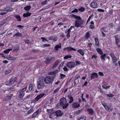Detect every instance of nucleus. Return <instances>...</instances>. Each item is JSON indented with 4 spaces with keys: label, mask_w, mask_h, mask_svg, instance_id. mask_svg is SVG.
Returning <instances> with one entry per match:
<instances>
[{
    "label": "nucleus",
    "mask_w": 120,
    "mask_h": 120,
    "mask_svg": "<svg viewBox=\"0 0 120 120\" xmlns=\"http://www.w3.org/2000/svg\"><path fill=\"white\" fill-rule=\"evenodd\" d=\"M72 17L76 19L75 21V26L77 27H83V26H81V25L83 24L84 21L81 18V17L74 14L72 15Z\"/></svg>",
    "instance_id": "nucleus-1"
},
{
    "label": "nucleus",
    "mask_w": 120,
    "mask_h": 120,
    "mask_svg": "<svg viewBox=\"0 0 120 120\" xmlns=\"http://www.w3.org/2000/svg\"><path fill=\"white\" fill-rule=\"evenodd\" d=\"M60 105L62 106L63 109H66L68 105V103H67V101L66 98L63 97L60 99Z\"/></svg>",
    "instance_id": "nucleus-2"
},
{
    "label": "nucleus",
    "mask_w": 120,
    "mask_h": 120,
    "mask_svg": "<svg viewBox=\"0 0 120 120\" xmlns=\"http://www.w3.org/2000/svg\"><path fill=\"white\" fill-rule=\"evenodd\" d=\"M54 79V77L52 76H47L44 79V82L46 84H49L52 83Z\"/></svg>",
    "instance_id": "nucleus-3"
},
{
    "label": "nucleus",
    "mask_w": 120,
    "mask_h": 120,
    "mask_svg": "<svg viewBox=\"0 0 120 120\" xmlns=\"http://www.w3.org/2000/svg\"><path fill=\"white\" fill-rule=\"evenodd\" d=\"M27 88V87L26 86L24 88H21L19 90L18 96L19 98H21L25 95V91L26 90Z\"/></svg>",
    "instance_id": "nucleus-4"
},
{
    "label": "nucleus",
    "mask_w": 120,
    "mask_h": 120,
    "mask_svg": "<svg viewBox=\"0 0 120 120\" xmlns=\"http://www.w3.org/2000/svg\"><path fill=\"white\" fill-rule=\"evenodd\" d=\"M45 84L44 82L41 80L38 81V84L37 88L38 89H40L44 87Z\"/></svg>",
    "instance_id": "nucleus-5"
},
{
    "label": "nucleus",
    "mask_w": 120,
    "mask_h": 120,
    "mask_svg": "<svg viewBox=\"0 0 120 120\" xmlns=\"http://www.w3.org/2000/svg\"><path fill=\"white\" fill-rule=\"evenodd\" d=\"M75 65L74 62H69L67 63L66 66L68 68H72L74 67Z\"/></svg>",
    "instance_id": "nucleus-6"
},
{
    "label": "nucleus",
    "mask_w": 120,
    "mask_h": 120,
    "mask_svg": "<svg viewBox=\"0 0 120 120\" xmlns=\"http://www.w3.org/2000/svg\"><path fill=\"white\" fill-rule=\"evenodd\" d=\"M16 77H15L14 79L11 78L9 80V82L8 83V85H10L11 84H13L14 82L17 80Z\"/></svg>",
    "instance_id": "nucleus-7"
},
{
    "label": "nucleus",
    "mask_w": 120,
    "mask_h": 120,
    "mask_svg": "<svg viewBox=\"0 0 120 120\" xmlns=\"http://www.w3.org/2000/svg\"><path fill=\"white\" fill-rule=\"evenodd\" d=\"M72 107L74 108H78L80 106V104L78 102H74L72 104Z\"/></svg>",
    "instance_id": "nucleus-8"
},
{
    "label": "nucleus",
    "mask_w": 120,
    "mask_h": 120,
    "mask_svg": "<svg viewBox=\"0 0 120 120\" xmlns=\"http://www.w3.org/2000/svg\"><path fill=\"white\" fill-rule=\"evenodd\" d=\"M45 94L44 93L38 95L34 99V100L36 101H38L40 99L42 98L44 95Z\"/></svg>",
    "instance_id": "nucleus-9"
},
{
    "label": "nucleus",
    "mask_w": 120,
    "mask_h": 120,
    "mask_svg": "<svg viewBox=\"0 0 120 120\" xmlns=\"http://www.w3.org/2000/svg\"><path fill=\"white\" fill-rule=\"evenodd\" d=\"M55 113L57 117L62 116L63 114V113L60 110H57L56 111Z\"/></svg>",
    "instance_id": "nucleus-10"
},
{
    "label": "nucleus",
    "mask_w": 120,
    "mask_h": 120,
    "mask_svg": "<svg viewBox=\"0 0 120 120\" xmlns=\"http://www.w3.org/2000/svg\"><path fill=\"white\" fill-rule=\"evenodd\" d=\"M98 77V75L97 73L94 72L92 73L91 76V79H93Z\"/></svg>",
    "instance_id": "nucleus-11"
},
{
    "label": "nucleus",
    "mask_w": 120,
    "mask_h": 120,
    "mask_svg": "<svg viewBox=\"0 0 120 120\" xmlns=\"http://www.w3.org/2000/svg\"><path fill=\"white\" fill-rule=\"evenodd\" d=\"M90 5L93 8H96L97 7V4L95 2H92L90 3Z\"/></svg>",
    "instance_id": "nucleus-12"
},
{
    "label": "nucleus",
    "mask_w": 120,
    "mask_h": 120,
    "mask_svg": "<svg viewBox=\"0 0 120 120\" xmlns=\"http://www.w3.org/2000/svg\"><path fill=\"white\" fill-rule=\"evenodd\" d=\"M51 59H50L48 57L46 58V60L45 61V63L46 64H48L51 61L52 59L53 58L52 57H51Z\"/></svg>",
    "instance_id": "nucleus-13"
},
{
    "label": "nucleus",
    "mask_w": 120,
    "mask_h": 120,
    "mask_svg": "<svg viewBox=\"0 0 120 120\" xmlns=\"http://www.w3.org/2000/svg\"><path fill=\"white\" fill-rule=\"evenodd\" d=\"M87 111L88 112V114L90 115H92L94 113L93 110L92 108H88V109Z\"/></svg>",
    "instance_id": "nucleus-14"
},
{
    "label": "nucleus",
    "mask_w": 120,
    "mask_h": 120,
    "mask_svg": "<svg viewBox=\"0 0 120 120\" xmlns=\"http://www.w3.org/2000/svg\"><path fill=\"white\" fill-rule=\"evenodd\" d=\"M61 48V45L60 43L56 45L54 47V50L56 51H57L58 50L59 48Z\"/></svg>",
    "instance_id": "nucleus-15"
},
{
    "label": "nucleus",
    "mask_w": 120,
    "mask_h": 120,
    "mask_svg": "<svg viewBox=\"0 0 120 120\" xmlns=\"http://www.w3.org/2000/svg\"><path fill=\"white\" fill-rule=\"evenodd\" d=\"M68 99L70 100L69 103V104H71L74 101L73 97L71 95H68Z\"/></svg>",
    "instance_id": "nucleus-16"
},
{
    "label": "nucleus",
    "mask_w": 120,
    "mask_h": 120,
    "mask_svg": "<svg viewBox=\"0 0 120 120\" xmlns=\"http://www.w3.org/2000/svg\"><path fill=\"white\" fill-rule=\"evenodd\" d=\"M77 51L82 56H84V51L83 50L80 49L77 50Z\"/></svg>",
    "instance_id": "nucleus-17"
},
{
    "label": "nucleus",
    "mask_w": 120,
    "mask_h": 120,
    "mask_svg": "<svg viewBox=\"0 0 120 120\" xmlns=\"http://www.w3.org/2000/svg\"><path fill=\"white\" fill-rule=\"evenodd\" d=\"M101 56L100 58H101V60L102 62H104L105 60V58L106 56V54L105 53H104L102 55H101Z\"/></svg>",
    "instance_id": "nucleus-18"
},
{
    "label": "nucleus",
    "mask_w": 120,
    "mask_h": 120,
    "mask_svg": "<svg viewBox=\"0 0 120 120\" xmlns=\"http://www.w3.org/2000/svg\"><path fill=\"white\" fill-rule=\"evenodd\" d=\"M96 50L98 52V53L100 55H102L103 54L102 51L101 49L99 48H97L96 49Z\"/></svg>",
    "instance_id": "nucleus-19"
},
{
    "label": "nucleus",
    "mask_w": 120,
    "mask_h": 120,
    "mask_svg": "<svg viewBox=\"0 0 120 120\" xmlns=\"http://www.w3.org/2000/svg\"><path fill=\"white\" fill-rule=\"evenodd\" d=\"M14 17L16 18L17 20L19 21H20L21 20V18L20 15H14Z\"/></svg>",
    "instance_id": "nucleus-20"
},
{
    "label": "nucleus",
    "mask_w": 120,
    "mask_h": 120,
    "mask_svg": "<svg viewBox=\"0 0 120 120\" xmlns=\"http://www.w3.org/2000/svg\"><path fill=\"white\" fill-rule=\"evenodd\" d=\"M60 61L59 60H57L56 61L53 66V68H55L56 67Z\"/></svg>",
    "instance_id": "nucleus-21"
},
{
    "label": "nucleus",
    "mask_w": 120,
    "mask_h": 120,
    "mask_svg": "<svg viewBox=\"0 0 120 120\" xmlns=\"http://www.w3.org/2000/svg\"><path fill=\"white\" fill-rule=\"evenodd\" d=\"M116 44L118 46L117 48H120V45H119L118 44L120 42V40L118 38H115Z\"/></svg>",
    "instance_id": "nucleus-22"
},
{
    "label": "nucleus",
    "mask_w": 120,
    "mask_h": 120,
    "mask_svg": "<svg viewBox=\"0 0 120 120\" xmlns=\"http://www.w3.org/2000/svg\"><path fill=\"white\" fill-rule=\"evenodd\" d=\"M90 37V35L88 32H86L85 34V37L86 39L89 38Z\"/></svg>",
    "instance_id": "nucleus-23"
},
{
    "label": "nucleus",
    "mask_w": 120,
    "mask_h": 120,
    "mask_svg": "<svg viewBox=\"0 0 120 120\" xmlns=\"http://www.w3.org/2000/svg\"><path fill=\"white\" fill-rule=\"evenodd\" d=\"M94 40L95 42L96 45L98 47H99L100 45L98 38H95Z\"/></svg>",
    "instance_id": "nucleus-24"
},
{
    "label": "nucleus",
    "mask_w": 120,
    "mask_h": 120,
    "mask_svg": "<svg viewBox=\"0 0 120 120\" xmlns=\"http://www.w3.org/2000/svg\"><path fill=\"white\" fill-rule=\"evenodd\" d=\"M71 51H76L75 49L71 47H68V52Z\"/></svg>",
    "instance_id": "nucleus-25"
},
{
    "label": "nucleus",
    "mask_w": 120,
    "mask_h": 120,
    "mask_svg": "<svg viewBox=\"0 0 120 120\" xmlns=\"http://www.w3.org/2000/svg\"><path fill=\"white\" fill-rule=\"evenodd\" d=\"M31 14L30 13H24L23 15V16L24 17H26L30 16Z\"/></svg>",
    "instance_id": "nucleus-26"
},
{
    "label": "nucleus",
    "mask_w": 120,
    "mask_h": 120,
    "mask_svg": "<svg viewBox=\"0 0 120 120\" xmlns=\"http://www.w3.org/2000/svg\"><path fill=\"white\" fill-rule=\"evenodd\" d=\"M112 62L113 63H115L117 61V60L116 57L115 56L112 58Z\"/></svg>",
    "instance_id": "nucleus-27"
},
{
    "label": "nucleus",
    "mask_w": 120,
    "mask_h": 120,
    "mask_svg": "<svg viewBox=\"0 0 120 120\" xmlns=\"http://www.w3.org/2000/svg\"><path fill=\"white\" fill-rule=\"evenodd\" d=\"M30 6H26L24 8V9L26 11H29L31 8Z\"/></svg>",
    "instance_id": "nucleus-28"
},
{
    "label": "nucleus",
    "mask_w": 120,
    "mask_h": 120,
    "mask_svg": "<svg viewBox=\"0 0 120 120\" xmlns=\"http://www.w3.org/2000/svg\"><path fill=\"white\" fill-rule=\"evenodd\" d=\"M86 116H85L84 115L81 116V117H80L78 120H86Z\"/></svg>",
    "instance_id": "nucleus-29"
},
{
    "label": "nucleus",
    "mask_w": 120,
    "mask_h": 120,
    "mask_svg": "<svg viewBox=\"0 0 120 120\" xmlns=\"http://www.w3.org/2000/svg\"><path fill=\"white\" fill-rule=\"evenodd\" d=\"M78 10L81 12H83L85 10V8L83 7H81L78 9Z\"/></svg>",
    "instance_id": "nucleus-30"
},
{
    "label": "nucleus",
    "mask_w": 120,
    "mask_h": 120,
    "mask_svg": "<svg viewBox=\"0 0 120 120\" xmlns=\"http://www.w3.org/2000/svg\"><path fill=\"white\" fill-rule=\"evenodd\" d=\"M22 34L19 32H17L14 35V36H15L16 37H17L18 36H20L21 37H22Z\"/></svg>",
    "instance_id": "nucleus-31"
},
{
    "label": "nucleus",
    "mask_w": 120,
    "mask_h": 120,
    "mask_svg": "<svg viewBox=\"0 0 120 120\" xmlns=\"http://www.w3.org/2000/svg\"><path fill=\"white\" fill-rule=\"evenodd\" d=\"M60 79H63L66 77V75L62 74H60Z\"/></svg>",
    "instance_id": "nucleus-32"
},
{
    "label": "nucleus",
    "mask_w": 120,
    "mask_h": 120,
    "mask_svg": "<svg viewBox=\"0 0 120 120\" xmlns=\"http://www.w3.org/2000/svg\"><path fill=\"white\" fill-rule=\"evenodd\" d=\"M56 73V71H52L50 72H48V74L49 75H53L55 74Z\"/></svg>",
    "instance_id": "nucleus-33"
},
{
    "label": "nucleus",
    "mask_w": 120,
    "mask_h": 120,
    "mask_svg": "<svg viewBox=\"0 0 120 120\" xmlns=\"http://www.w3.org/2000/svg\"><path fill=\"white\" fill-rule=\"evenodd\" d=\"M72 56L71 55H67L65 56L64 57V58L65 59H67L68 58H71Z\"/></svg>",
    "instance_id": "nucleus-34"
},
{
    "label": "nucleus",
    "mask_w": 120,
    "mask_h": 120,
    "mask_svg": "<svg viewBox=\"0 0 120 120\" xmlns=\"http://www.w3.org/2000/svg\"><path fill=\"white\" fill-rule=\"evenodd\" d=\"M19 46L15 47L13 50V51L15 52H17L19 50Z\"/></svg>",
    "instance_id": "nucleus-35"
},
{
    "label": "nucleus",
    "mask_w": 120,
    "mask_h": 120,
    "mask_svg": "<svg viewBox=\"0 0 120 120\" xmlns=\"http://www.w3.org/2000/svg\"><path fill=\"white\" fill-rule=\"evenodd\" d=\"M9 56L10 57H9V56H8V60H13L16 59V58L15 57L10 56Z\"/></svg>",
    "instance_id": "nucleus-36"
},
{
    "label": "nucleus",
    "mask_w": 120,
    "mask_h": 120,
    "mask_svg": "<svg viewBox=\"0 0 120 120\" xmlns=\"http://www.w3.org/2000/svg\"><path fill=\"white\" fill-rule=\"evenodd\" d=\"M80 77V75L79 74L76 75L75 77V80H77Z\"/></svg>",
    "instance_id": "nucleus-37"
},
{
    "label": "nucleus",
    "mask_w": 120,
    "mask_h": 120,
    "mask_svg": "<svg viewBox=\"0 0 120 120\" xmlns=\"http://www.w3.org/2000/svg\"><path fill=\"white\" fill-rule=\"evenodd\" d=\"M38 114L35 112H34L32 115V117L31 118H34Z\"/></svg>",
    "instance_id": "nucleus-38"
},
{
    "label": "nucleus",
    "mask_w": 120,
    "mask_h": 120,
    "mask_svg": "<svg viewBox=\"0 0 120 120\" xmlns=\"http://www.w3.org/2000/svg\"><path fill=\"white\" fill-rule=\"evenodd\" d=\"M110 87V86L109 85L108 86H106L105 85H103L102 86V87L104 89H107L109 87Z\"/></svg>",
    "instance_id": "nucleus-39"
},
{
    "label": "nucleus",
    "mask_w": 120,
    "mask_h": 120,
    "mask_svg": "<svg viewBox=\"0 0 120 120\" xmlns=\"http://www.w3.org/2000/svg\"><path fill=\"white\" fill-rule=\"evenodd\" d=\"M93 16V14H92V15H91L90 16H89L88 18V19L87 20V21L86 22V24L87 25V23H88V22L90 20L91 18V17Z\"/></svg>",
    "instance_id": "nucleus-40"
},
{
    "label": "nucleus",
    "mask_w": 120,
    "mask_h": 120,
    "mask_svg": "<svg viewBox=\"0 0 120 120\" xmlns=\"http://www.w3.org/2000/svg\"><path fill=\"white\" fill-rule=\"evenodd\" d=\"M78 10L77 8H75L71 12L73 13L74 12H78Z\"/></svg>",
    "instance_id": "nucleus-41"
},
{
    "label": "nucleus",
    "mask_w": 120,
    "mask_h": 120,
    "mask_svg": "<svg viewBox=\"0 0 120 120\" xmlns=\"http://www.w3.org/2000/svg\"><path fill=\"white\" fill-rule=\"evenodd\" d=\"M98 56L97 55L94 54L92 56V57H91V59H92L94 58L96 60L97 59V58H98Z\"/></svg>",
    "instance_id": "nucleus-42"
},
{
    "label": "nucleus",
    "mask_w": 120,
    "mask_h": 120,
    "mask_svg": "<svg viewBox=\"0 0 120 120\" xmlns=\"http://www.w3.org/2000/svg\"><path fill=\"white\" fill-rule=\"evenodd\" d=\"M97 11L100 12H105V10L101 9V8H99L97 9Z\"/></svg>",
    "instance_id": "nucleus-43"
},
{
    "label": "nucleus",
    "mask_w": 120,
    "mask_h": 120,
    "mask_svg": "<svg viewBox=\"0 0 120 120\" xmlns=\"http://www.w3.org/2000/svg\"><path fill=\"white\" fill-rule=\"evenodd\" d=\"M29 88L30 90V91L32 90V85L30 83V84Z\"/></svg>",
    "instance_id": "nucleus-44"
},
{
    "label": "nucleus",
    "mask_w": 120,
    "mask_h": 120,
    "mask_svg": "<svg viewBox=\"0 0 120 120\" xmlns=\"http://www.w3.org/2000/svg\"><path fill=\"white\" fill-rule=\"evenodd\" d=\"M63 69L65 71H68L67 68L66 66H64V67L63 68Z\"/></svg>",
    "instance_id": "nucleus-45"
},
{
    "label": "nucleus",
    "mask_w": 120,
    "mask_h": 120,
    "mask_svg": "<svg viewBox=\"0 0 120 120\" xmlns=\"http://www.w3.org/2000/svg\"><path fill=\"white\" fill-rule=\"evenodd\" d=\"M64 64V61H63L62 62L61 64H60V65L58 67V68H60L62 67L63 65Z\"/></svg>",
    "instance_id": "nucleus-46"
},
{
    "label": "nucleus",
    "mask_w": 120,
    "mask_h": 120,
    "mask_svg": "<svg viewBox=\"0 0 120 120\" xmlns=\"http://www.w3.org/2000/svg\"><path fill=\"white\" fill-rule=\"evenodd\" d=\"M109 26L110 27L112 28L114 27L115 25L113 23H111L109 24Z\"/></svg>",
    "instance_id": "nucleus-47"
},
{
    "label": "nucleus",
    "mask_w": 120,
    "mask_h": 120,
    "mask_svg": "<svg viewBox=\"0 0 120 120\" xmlns=\"http://www.w3.org/2000/svg\"><path fill=\"white\" fill-rule=\"evenodd\" d=\"M13 10L12 8H11L10 7H8V12L9 11H11Z\"/></svg>",
    "instance_id": "nucleus-48"
},
{
    "label": "nucleus",
    "mask_w": 120,
    "mask_h": 120,
    "mask_svg": "<svg viewBox=\"0 0 120 120\" xmlns=\"http://www.w3.org/2000/svg\"><path fill=\"white\" fill-rule=\"evenodd\" d=\"M90 28L92 29H94L95 28V27L94 25H90Z\"/></svg>",
    "instance_id": "nucleus-49"
},
{
    "label": "nucleus",
    "mask_w": 120,
    "mask_h": 120,
    "mask_svg": "<svg viewBox=\"0 0 120 120\" xmlns=\"http://www.w3.org/2000/svg\"><path fill=\"white\" fill-rule=\"evenodd\" d=\"M48 0H47L46 1L42 2L41 3V4L43 5L46 4L47 3V2H48Z\"/></svg>",
    "instance_id": "nucleus-50"
},
{
    "label": "nucleus",
    "mask_w": 120,
    "mask_h": 120,
    "mask_svg": "<svg viewBox=\"0 0 120 120\" xmlns=\"http://www.w3.org/2000/svg\"><path fill=\"white\" fill-rule=\"evenodd\" d=\"M43 47H48L50 46V45L49 44H45L43 45Z\"/></svg>",
    "instance_id": "nucleus-51"
},
{
    "label": "nucleus",
    "mask_w": 120,
    "mask_h": 120,
    "mask_svg": "<svg viewBox=\"0 0 120 120\" xmlns=\"http://www.w3.org/2000/svg\"><path fill=\"white\" fill-rule=\"evenodd\" d=\"M98 74L99 75L102 76H103L104 75L103 73L102 72H99Z\"/></svg>",
    "instance_id": "nucleus-52"
},
{
    "label": "nucleus",
    "mask_w": 120,
    "mask_h": 120,
    "mask_svg": "<svg viewBox=\"0 0 120 120\" xmlns=\"http://www.w3.org/2000/svg\"><path fill=\"white\" fill-rule=\"evenodd\" d=\"M107 95L108 97H112L113 96V95L112 94H107Z\"/></svg>",
    "instance_id": "nucleus-53"
},
{
    "label": "nucleus",
    "mask_w": 120,
    "mask_h": 120,
    "mask_svg": "<svg viewBox=\"0 0 120 120\" xmlns=\"http://www.w3.org/2000/svg\"><path fill=\"white\" fill-rule=\"evenodd\" d=\"M75 63L77 65H80L81 63L79 60L76 61Z\"/></svg>",
    "instance_id": "nucleus-54"
},
{
    "label": "nucleus",
    "mask_w": 120,
    "mask_h": 120,
    "mask_svg": "<svg viewBox=\"0 0 120 120\" xmlns=\"http://www.w3.org/2000/svg\"><path fill=\"white\" fill-rule=\"evenodd\" d=\"M82 111V109L78 110L76 111V113L77 114H79Z\"/></svg>",
    "instance_id": "nucleus-55"
},
{
    "label": "nucleus",
    "mask_w": 120,
    "mask_h": 120,
    "mask_svg": "<svg viewBox=\"0 0 120 120\" xmlns=\"http://www.w3.org/2000/svg\"><path fill=\"white\" fill-rule=\"evenodd\" d=\"M105 108L107 111H109L110 109V108L109 107V106H108L107 105H106V106L105 107Z\"/></svg>",
    "instance_id": "nucleus-56"
},
{
    "label": "nucleus",
    "mask_w": 120,
    "mask_h": 120,
    "mask_svg": "<svg viewBox=\"0 0 120 120\" xmlns=\"http://www.w3.org/2000/svg\"><path fill=\"white\" fill-rule=\"evenodd\" d=\"M88 83L86 81L84 82V84L82 86V87H83L84 86H86Z\"/></svg>",
    "instance_id": "nucleus-57"
},
{
    "label": "nucleus",
    "mask_w": 120,
    "mask_h": 120,
    "mask_svg": "<svg viewBox=\"0 0 120 120\" xmlns=\"http://www.w3.org/2000/svg\"><path fill=\"white\" fill-rule=\"evenodd\" d=\"M105 28H106L105 27H103L101 28V30L102 31H103V32H107V31L105 30Z\"/></svg>",
    "instance_id": "nucleus-58"
},
{
    "label": "nucleus",
    "mask_w": 120,
    "mask_h": 120,
    "mask_svg": "<svg viewBox=\"0 0 120 120\" xmlns=\"http://www.w3.org/2000/svg\"><path fill=\"white\" fill-rule=\"evenodd\" d=\"M71 28H70L67 31H66V32L67 33H70V32H71Z\"/></svg>",
    "instance_id": "nucleus-59"
},
{
    "label": "nucleus",
    "mask_w": 120,
    "mask_h": 120,
    "mask_svg": "<svg viewBox=\"0 0 120 120\" xmlns=\"http://www.w3.org/2000/svg\"><path fill=\"white\" fill-rule=\"evenodd\" d=\"M59 88H57L55 89L54 91L53 92V93L55 94V93L57 92L59 90Z\"/></svg>",
    "instance_id": "nucleus-60"
},
{
    "label": "nucleus",
    "mask_w": 120,
    "mask_h": 120,
    "mask_svg": "<svg viewBox=\"0 0 120 120\" xmlns=\"http://www.w3.org/2000/svg\"><path fill=\"white\" fill-rule=\"evenodd\" d=\"M110 56L112 58L113 56H114L115 55L113 52H111L110 53Z\"/></svg>",
    "instance_id": "nucleus-61"
},
{
    "label": "nucleus",
    "mask_w": 120,
    "mask_h": 120,
    "mask_svg": "<svg viewBox=\"0 0 120 120\" xmlns=\"http://www.w3.org/2000/svg\"><path fill=\"white\" fill-rule=\"evenodd\" d=\"M40 112V110L39 109H38L37 111L35 112L37 113L38 114H39Z\"/></svg>",
    "instance_id": "nucleus-62"
},
{
    "label": "nucleus",
    "mask_w": 120,
    "mask_h": 120,
    "mask_svg": "<svg viewBox=\"0 0 120 120\" xmlns=\"http://www.w3.org/2000/svg\"><path fill=\"white\" fill-rule=\"evenodd\" d=\"M25 42L26 44H28L29 43V41L28 39H27L26 40L24 41Z\"/></svg>",
    "instance_id": "nucleus-63"
},
{
    "label": "nucleus",
    "mask_w": 120,
    "mask_h": 120,
    "mask_svg": "<svg viewBox=\"0 0 120 120\" xmlns=\"http://www.w3.org/2000/svg\"><path fill=\"white\" fill-rule=\"evenodd\" d=\"M92 44L91 43H89L88 44L87 46L90 47L92 46Z\"/></svg>",
    "instance_id": "nucleus-64"
}]
</instances>
